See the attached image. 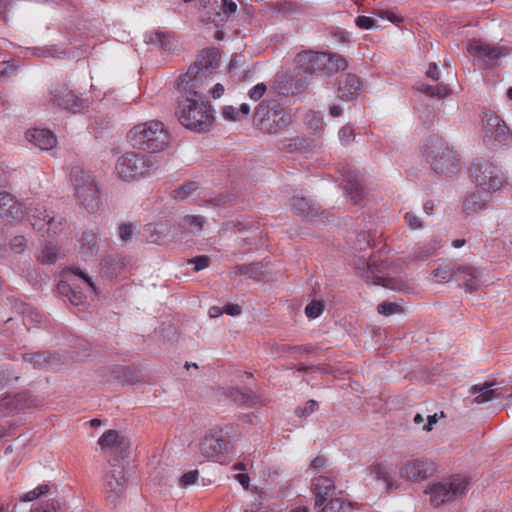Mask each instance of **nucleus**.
<instances>
[{
	"label": "nucleus",
	"instance_id": "nucleus-1",
	"mask_svg": "<svg viewBox=\"0 0 512 512\" xmlns=\"http://www.w3.org/2000/svg\"><path fill=\"white\" fill-rule=\"evenodd\" d=\"M207 69L194 65L180 78L176 115L183 127L193 132H208L214 123L211 104L205 99Z\"/></svg>",
	"mask_w": 512,
	"mask_h": 512
},
{
	"label": "nucleus",
	"instance_id": "nucleus-2",
	"mask_svg": "<svg viewBox=\"0 0 512 512\" xmlns=\"http://www.w3.org/2000/svg\"><path fill=\"white\" fill-rule=\"evenodd\" d=\"M130 144L139 150L156 153L168 147L170 135L164 124L151 120L135 125L127 135Z\"/></svg>",
	"mask_w": 512,
	"mask_h": 512
},
{
	"label": "nucleus",
	"instance_id": "nucleus-3",
	"mask_svg": "<svg viewBox=\"0 0 512 512\" xmlns=\"http://www.w3.org/2000/svg\"><path fill=\"white\" fill-rule=\"evenodd\" d=\"M253 119L262 133L276 135L292 124L293 115L277 100H264L256 107Z\"/></svg>",
	"mask_w": 512,
	"mask_h": 512
},
{
	"label": "nucleus",
	"instance_id": "nucleus-4",
	"mask_svg": "<svg viewBox=\"0 0 512 512\" xmlns=\"http://www.w3.org/2000/svg\"><path fill=\"white\" fill-rule=\"evenodd\" d=\"M424 155L433 171L450 176L458 172L460 159L457 153L443 138L432 135L424 145Z\"/></svg>",
	"mask_w": 512,
	"mask_h": 512
},
{
	"label": "nucleus",
	"instance_id": "nucleus-5",
	"mask_svg": "<svg viewBox=\"0 0 512 512\" xmlns=\"http://www.w3.org/2000/svg\"><path fill=\"white\" fill-rule=\"evenodd\" d=\"M200 452L204 458L225 463L234 453V444L229 432L223 428L211 429L200 442Z\"/></svg>",
	"mask_w": 512,
	"mask_h": 512
},
{
	"label": "nucleus",
	"instance_id": "nucleus-6",
	"mask_svg": "<svg viewBox=\"0 0 512 512\" xmlns=\"http://www.w3.org/2000/svg\"><path fill=\"white\" fill-rule=\"evenodd\" d=\"M154 165L155 162L150 156L126 152L117 159L115 172L123 181H137L148 176Z\"/></svg>",
	"mask_w": 512,
	"mask_h": 512
},
{
	"label": "nucleus",
	"instance_id": "nucleus-7",
	"mask_svg": "<svg viewBox=\"0 0 512 512\" xmlns=\"http://www.w3.org/2000/svg\"><path fill=\"white\" fill-rule=\"evenodd\" d=\"M468 488V480L465 477L456 476L430 484L425 493L429 495V501L433 507H440L462 498L466 495Z\"/></svg>",
	"mask_w": 512,
	"mask_h": 512
},
{
	"label": "nucleus",
	"instance_id": "nucleus-8",
	"mask_svg": "<svg viewBox=\"0 0 512 512\" xmlns=\"http://www.w3.org/2000/svg\"><path fill=\"white\" fill-rule=\"evenodd\" d=\"M71 181L80 203L88 212H95L99 207L100 198L94 177L82 168L74 167L71 170Z\"/></svg>",
	"mask_w": 512,
	"mask_h": 512
},
{
	"label": "nucleus",
	"instance_id": "nucleus-9",
	"mask_svg": "<svg viewBox=\"0 0 512 512\" xmlns=\"http://www.w3.org/2000/svg\"><path fill=\"white\" fill-rule=\"evenodd\" d=\"M469 176L476 186L489 194L500 190L505 182L499 168L484 159H478L472 164Z\"/></svg>",
	"mask_w": 512,
	"mask_h": 512
},
{
	"label": "nucleus",
	"instance_id": "nucleus-10",
	"mask_svg": "<svg viewBox=\"0 0 512 512\" xmlns=\"http://www.w3.org/2000/svg\"><path fill=\"white\" fill-rule=\"evenodd\" d=\"M483 141L487 147L494 148L500 144L510 143L512 136L505 122L493 111H486L482 116Z\"/></svg>",
	"mask_w": 512,
	"mask_h": 512
},
{
	"label": "nucleus",
	"instance_id": "nucleus-11",
	"mask_svg": "<svg viewBox=\"0 0 512 512\" xmlns=\"http://www.w3.org/2000/svg\"><path fill=\"white\" fill-rule=\"evenodd\" d=\"M28 219L35 230L44 236L57 235L65 228V219L61 216H54L47 212L44 206L38 204L29 209Z\"/></svg>",
	"mask_w": 512,
	"mask_h": 512
},
{
	"label": "nucleus",
	"instance_id": "nucleus-12",
	"mask_svg": "<svg viewBox=\"0 0 512 512\" xmlns=\"http://www.w3.org/2000/svg\"><path fill=\"white\" fill-rule=\"evenodd\" d=\"M468 53L485 67H493L501 58L509 55V49L501 45H492L480 39H473L467 46Z\"/></svg>",
	"mask_w": 512,
	"mask_h": 512
},
{
	"label": "nucleus",
	"instance_id": "nucleus-13",
	"mask_svg": "<svg viewBox=\"0 0 512 512\" xmlns=\"http://www.w3.org/2000/svg\"><path fill=\"white\" fill-rule=\"evenodd\" d=\"M43 400L29 392L7 394L0 400V414L11 416L26 409L42 406Z\"/></svg>",
	"mask_w": 512,
	"mask_h": 512
},
{
	"label": "nucleus",
	"instance_id": "nucleus-14",
	"mask_svg": "<svg viewBox=\"0 0 512 512\" xmlns=\"http://www.w3.org/2000/svg\"><path fill=\"white\" fill-rule=\"evenodd\" d=\"M437 466L428 458H409L400 467V475L410 482H421L434 475Z\"/></svg>",
	"mask_w": 512,
	"mask_h": 512
},
{
	"label": "nucleus",
	"instance_id": "nucleus-15",
	"mask_svg": "<svg viewBox=\"0 0 512 512\" xmlns=\"http://www.w3.org/2000/svg\"><path fill=\"white\" fill-rule=\"evenodd\" d=\"M49 94L50 102L63 110L79 113L84 109V101L64 84H56Z\"/></svg>",
	"mask_w": 512,
	"mask_h": 512
},
{
	"label": "nucleus",
	"instance_id": "nucleus-16",
	"mask_svg": "<svg viewBox=\"0 0 512 512\" xmlns=\"http://www.w3.org/2000/svg\"><path fill=\"white\" fill-rule=\"evenodd\" d=\"M125 486L126 478L124 467L120 464L112 465L110 469L106 471L103 480V489L107 500L114 502L123 494Z\"/></svg>",
	"mask_w": 512,
	"mask_h": 512
},
{
	"label": "nucleus",
	"instance_id": "nucleus-17",
	"mask_svg": "<svg viewBox=\"0 0 512 512\" xmlns=\"http://www.w3.org/2000/svg\"><path fill=\"white\" fill-rule=\"evenodd\" d=\"M326 60L325 52L303 51L295 57V65L299 75L302 72L312 74L323 71Z\"/></svg>",
	"mask_w": 512,
	"mask_h": 512
},
{
	"label": "nucleus",
	"instance_id": "nucleus-18",
	"mask_svg": "<svg viewBox=\"0 0 512 512\" xmlns=\"http://www.w3.org/2000/svg\"><path fill=\"white\" fill-rule=\"evenodd\" d=\"M24 216L23 205L14 195L7 191H0V217L4 219L19 220Z\"/></svg>",
	"mask_w": 512,
	"mask_h": 512
},
{
	"label": "nucleus",
	"instance_id": "nucleus-19",
	"mask_svg": "<svg viewBox=\"0 0 512 512\" xmlns=\"http://www.w3.org/2000/svg\"><path fill=\"white\" fill-rule=\"evenodd\" d=\"M307 87L306 77L299 75L297 73L296 76L285 75L282 76L276 82V88L278 92L284 96H294Z\"/></svg>",
	"mask_w": 512,
	"mask_h": 512
},
{
	"label": "nucleus",
	"instance_id": "nucleus-20",
	"mask_svg": "<svg viewBox=\"0 0 512 512\" xmlns=\"http://www.w3.org/2000/svg\"><path fill=\"white\" fill-rule=\"evenodd\" d=\"M103 451L122 453L129 448V441L116 430L106 431L98 440Z\"/></svg>",
	"mask_w": 512,
	"mask_h": 512
},
{
	"label": "nucleus",
	"instance_id": "nucleus-21",
	"mask_svg": "<svg viewBox=\"0 0 512 512\" xmlns=\"http://www.w3.org/2000/svg\"><path fill=\"white\" fill-rule=\"evenodd\" d=\"M311 489L315 495L314 509H317L322 506L328 496L334 492V480L327 476H319L313 480Z\"/></svg>",
	"mask_w": 512,
	"mask_h": 512
},
{
	"label": "nucleus",
	"instance_id": "nucleus-22",
	"mask_svg": "<svg viewBox=\"0 0 512 512\" xmlns=\"http://www.w3.org/2000/svg\"><path fill=\"white\" fill-rule=\"evenodd\" d=\"M457 280L470 293L477 291L482 283L480 271L468 265L457 266Z\"/></svg>",
	"mask_w": 512,
	"mask_h": 512
},
{
	"label": "nucleus",
	"instance_id": "nucleus-23",
	"mask_svg": "<svg viewBox=\"0 0 512 512\" xmlns=\"http://www.w3.org/2000/svg\"><path fill=\"white\" fill-rule=\"evenodd\" d=\"M343 182L344 189L347 194L350 195L352 202L358 204L364 195V189L359 174L351 169H346L343 172Z\"/></svg>",
	"mask_w": 512,
	"mask_h": 512
},
{
	"label": "nucleus",
	"instance_id": "nucleus-24",
	"mask_svg": "<svg viewBox=\"0 0 512 512\" xmlns=\"http://www.w3.org/2000/svg\"><path fill=\"white\" fill-rule=\"evenodd\" d=\"M26 138L41 150H51L57 144L55 134L48 129L34 128L29 130L26 133Z\"/></svg>",
	"mask_w": 512,
	"mask_h": 512
},
{
	"label": "nucleus",
	"instance_id": "nucleus-25",
	"mask_svg": "<svg viewBox=\"0 0 512 512\" xmlns=\"http://www.w3.org/2000/svg\"><path fill=\"white\" fill-rule=\"evenodd\" d=\"M362 83L355 74H344L339 79L338 96L342 99H354L360 92Z\"/></svg>",
	"mask_w": 512,
	"mask_h": 512
},
{
	"label": "nucleus",
	"instance_id": "nucleus-26",
	"mask_svg": "<svg viewBox=\"0 0 512 512\" xmlns=\"http://www.w3.org/2000/svg\"><path fill=\"white\" fill-rule=\"evenodd\" d=\"M291 207L296 215L305 219H313L319 212V207L306 197L293 196Z\"/></svg>",
	"mask_w": 512,
	"mask_h": 512
},
{
	"label": "nucleus",
	"instance_id": "nucleus-27",
	"mask_svg": "<svg viewBox=\"0 0 512 512\" xmlns=\"http://www.w3.org/2000/svg\"><path fill=\"white\" fill-rule=\"evenodd\" d=\"M357 269L363 271L362 276L366 279L367 282H371L376 285H382L385 287H390L395 289V287L390 286L391 280L384 278L383 276L375 274L376 270L379 271L374 263L370 261H366L365 259L359 260L355 263Z\"/></svg>",
	"mask_w": 512,
	"mask_h": 512
},
{
	"label": "nucleus",
	"instance_id": "nucleus-28",
	"mask_svg": "<svg viewBox=\"0 0 512 512\" xmlns=\"http://www.w3.org/2000/svg\"><path fill=\"white\" fill-rule=\"evenodd\" d=\"M493 383L476 384L470 388V394L474 395V402L482 404L494 398L500 397L497 389H492Z\"/></svg>",
	"mask_w": 512,
	"mask_h": 512
},
{
	"label": "nucleus",
	"instance_id": "nucleus-29",
	"mask_svg": "<svg viewBox=\"0 0 512 512\" xmlns=\"http://www.w3.org/2000/svg\"><path fill=\"white\" fill-rule=\"evenodd\" d=\"M489 193L475 192L470 194L464 201L463 209L467 214H473L484 209L490 199Z\"/></svg>",
	"mask_w": 512,
	"mask_h": 512
},
{
	"label": "nucleus",
	"instance_id": "nucleus-30",
	"mask_svg": "<svg viewBox=\"0 0 512 512\" xmlns=\"http://www.w3.org/2000/svg\"><path fill=\"white\" fill-rule=\"evenodd\" d=\"M81 255L83 258L92 256L97 251V235L93 231H85L80 238Z\"/></svg>",
	"mask_w": 512,
	"mask_h": 512
},
{
	"label": "nucleus",
	"instance_id": "nucleus-31",
	"mask_svg": "<svg viewBox=\"0 0 512 512\" xmlns=\"http://www.w3.org/2000/svg\"><path fill=\"white\" fill-rule=\"evenodd\" d=\"M351 505L349 502L343 500L342 498H331L324 502V504L317 509L316 512H351Z\"/></svg>",
	"mask_w": 512,
	"mask_h": 512
},
{
	"label": "nucleus",
	"instance_id": "nucleus-32",
	"mask_svg": "<svg viewBox=\"0 0 512 512\" xmlns=\"http://www.w3.org/2000/svg\"><path fill=\"white\" fill-rule=\"evenodd\" d=\"M262 267L259 263L237 265L235 267V274L260 281L263 279Z\"/></svg>",
	"mask_w": 512,
	"mask_h": 512
},
{
	"label": "nucleus",
	"instance_id": "nucleus-33",
	"mask_svg": "<svg viewBox=\"0 0 512 512\" xmlns=\"http://www.w3.org/2000/svg\"><path fill=\"white\" fill-rule=\"evenodd\" d=\"M436 283L448 282L452 277L457 279V267L452 264H442L432 272Z\"/></svg>",
	"mask_w": 512,
	"mask_h": 512
},
{
	"label": "nucleus",
	"instance_id": "nucleus-34",
	"mask_svg": "<svg viewBox=\"0 0 512 512\" xmlns=\"http://www.w3.org/2000/svg\"><path fill=\"white\" fill-rule=\"evenodd\" d=\"M326 61L324 70L327 73H334L340 70H345L348 66L347 60L339 54L325 53Z\"/></svg>",
	"mask_w": 512,
	"mask_h": 512
},
{
	"label": "nucleus",
	"instance_id": "nucleus-35",
	"mask_svg": "<svg viewBox=\"0 0 512 512\" xmlns=\"http://www.w3.org/2000/svg\"><path fill=\"white\" fill-rule=\"evenodd\" d=\"M23 358L26 362L31 363L34 368H45L47 366H51L52 359H54L50 353L45 352L26 354Z\"/></svg>",
	"mask_w": 512,
	"mask_h": 512
},
{
	"label": "nucleus",
	"instance_id": "nucleus-36",
	"mask_svg": "<svg viewBox=\"0 0 512 512\" xmlns=\"http://www.w3.org/2000/svg\"><path fill=\"white\" fill-rule=\"evenodd\" d=\"M19 63L14 59L0 61V80L7 81L19 73Z\"/></svg>",
	"mask_w": 512,
	"mask_h": 512
},
{
	"label": "nucleus",
	"instance_id": "nucleus-37",
	"mask_svg": "<svg viewBox=\"0 0 512 512\" xmlns=\"http://www.w3.org/2000/svg\"><path fill=\"white\" fill-rule=\"evenodd\" d=\"M276 147L281 151L293 153L304 147V140L298 137L283 138L276 142Z\"/></svg>",
	"mask_w": 512,
	"mask_h": 512
},
{
	"label": "nucleus",
	"instance_id": "nucleus-38",
	"mask_svg": "<svg viewBox=\"0 0 512 512\" xmlns=\"http://www.w3.org/2000/svg\"><path fill=\"white\" fill-rule=\"evenodd\" d=\"M203 224V217L196 215H187L183 218L181 227L184 229V232L197 233L202 230Z\"/></svg>",
	"mask_w": 512,
	"mask_h": 512
},
{
	"label": "nucleus",
	"instance_id": "nucleus-39",
	"mask_svg": "<svg viewBox=\"0 0 512 512\" xmlns=\"http://www.w3.org/2000/svg\"><path fill=\"white\" fill-rule=\"evenodd\" d=\"M58 290L62 294H66V296L69 298L70 302L73 305H80L83 303L85 296L80 291L73 290L70 285L67 283V281H61L58 284Z\"/></svg>",
	"mask_w": 512,
	"mask_h": 512
},
{
	"label": "nucleus",
	"instance_id": "nucleus-40",
	"mask_svg": "<svg viewBox=\"0 0 512 512\" xmlns=\"http://www.w3.org/2000/svg\"><path fill=\"white\" fill-rule=\"evenodd\" d=\"M237 7L236 2L233 0H221V5L215 16L220 18L221 21H229L235 15Z\"/></svg>",
	"mask_w": 512,
	"mask_h": 512
},
{
	"label": "nucleus",
	"instance_id": "nucleus-41",
	"mask_svg": "<svg viewBox=\"0 0 512 512\" xmlns=\"http://www.w3.org/2000/svg\"><path fill=\"white\" fill-rule=\"evenodd\" d=\"M441 247V242L434 239L423 247H418L413 254L415 260H425L433 255Z\"/></svg>",
	"mask_w": 512,
	"mask_h": 512
},
{
	"label": "nucleus",
	"instance_id": "nucleus-42",
	"mask_svg": "<svg viewBox=\"0 0 512 512\" xmlns=\"http://www.w3.org/2000/svg\"><path fill=\"white\" fill-rule=\"evenodd\" d=\"M369 472L377 480L383 481L387 486L392 484V477L386 465L383 463H375L369 467Z\"/></svg>",
	"mask_w": 512,
	"mask_h": 512
},
{
	"label": "nucleus",
	"instance_id": "nucleus-43",
	"mask_svg": "<svg viewBox=\"0 0 512 512\" xmlns=\"http://www.w3.org/2000/svg\"><path fill=\"white\" fill-rule=\"evenodd\" d=\"M60 250L57 246L49 244L46 245L41 254L39 260L42 263L52 264L55 263L59 258Z\"/></svg>",
	"mask_w": 512,
	"mask_h": 512
},
{
	"label": "nucleus",
	"instance_id": "nucleus-44",
	"mask_svg": "<svg viewBox=\"0 0 512 512\" xmlns=\"http://www.w3.org/2000/svg\"><path fill=\"white\" fill-rule=\"evenodd\" d=\"M197 189H198V184L196 182L186 183L173 191V198L185 199L186 197H188L191 194V192H193Z\"/></svg>",
	"mask_w": 512,
	"mask_h": 512
},
{
	"label": "nucleus",
	"instance_id": "nucleus-45",
	"mask_svg": "<svg viewBox=\"0 0 512 512\" xmlns=\"http://www.w3.org/2000/svg\"><path fill=\"white\" fill-rule=\"evenodd\" d=\"M49 492V486L48 485H39L38 487H36L35 489L25 493L22 497H21V501L23 502H30V501H33L37 498H39L40 496L46 494Z\"/></svg>",
	"mask_w": 512,
	"mask_h": 512
},
{
	"label": "nucleus",
	"instance_id": "nucleus-46",
	"mask_svg": "<svg viewBox=\"0 0 512 512\" xmlns=\"http://www.w3.org/2000/svg\"><path fill=\"white\" fill-rule=\"evenodd\" d=\"M198 479H199V471L191 470V471L184 473L181 476V478L179 480V484L181 487L186 488L188 486L196 484Z\"/></svg>",
	"mask_w": 512,
	"mask_h": 512
},
{
	"label": "nucleus",
	"instance_id": "nucleus-47",
	"mask_svg": "<svg viewBox=\"0 0 512 512\" xmlns=\"http://www.w3.org/2000/svg\"><path fill=\"white\" fill-rule=\"evenodd\" d=\"M401 307L392 302H382L378 305L377 311L379 314L389 316L401 311Z\"/></svg>",
	"mask_w": 512,
	"mask_h": 512
},
{
	"label": "nucleus",
	"instance_id": "nucleus-48",
	"mask_svg": "<svg viewBox=\"0 0 512 512\" xmlns=\"http://www.w3.org/2000/svg\"><path fill=\"white\" fill-rule=\"evenodd\" d=\"M35 55L39 57H56V58H63L66 55L65 51H58L55 48H36L35 49Z\"/></svg>",
	"mask_w": 512,
	"mask_h": 512
},
{
	"label": "nucleus",
	"instance_id": "nucleus-49",
	"mask_svg": "<svg viewBox=\"0 0 512 512\" xmlns=\"http://www.w3.org/2000/svg\"><path fill=\"white\" fill-rule=\"evenodd\" d=\"M354 130L351 126H343L339 131V139L343 145H348L354 140Z\"/></svg>",
	"mask_w": 512,
	"mask_h": 512
},
{
	"label": "nucleus",
	"instance_id": "nucleus-50",
	"mask_svg": "<svg viewBox=\"0 0 512 512\" xmlns=\"http://www.w3.org/2000/svg\"><path fill=\"white\" fill-rule=\"evenodd\" d=\"M323 311V306L320 302L312 301L305 308V313L308 318H317Z\"/></svg>",
	"mask_w": 512,
	"mask_h": 512
},
{
	"label": "nucleus",
	"instance_id": "nucleus-51",
	"mask_svg": "<svg viewBox=\"0 0 512 512\" xmlns=\"http://www.w3.org/2000/svg\"><path fill=\"white\" fill-rule=\"evenodd\" d=\"M266 90H267L266 85L264 83H259L249 90L248 95L252 100L258 101L259 99H261L263 97Z\"/></svg>",
	"mask_w": 512,
	"mask_h": 512
},
{
	"label": "nucleus",
	"instance_id": "nucleus-52",
	"mask_svg": "<svg viewBox=\"0 0 512 512\" xmlns=\"http://www.w3.org/2000/svg\"><path fill=\"white\" fill-rule=\"evenodd\" d=\"M404 220L408 227L412 230H416L422 227V223L419 217L412 212L405 213Z\"/></svg>",
	"mask_w": 512,
	"mask_h": 512
},
{
	"label": "nucleus",
	"instance_id": "nucleus-53",
	"mask_svg": "<svg viewBox=\"0 0 512 512\" xmlns=\"http://www.w3.org/2000/svg\"><path fill=\"white\" fill-rule=\"evenodd\" d=\"M26 239L24 236L22 235H19V236H15L11 242H10V248L11 250H13L14 252L16 253H20L22 251H24L25 247H26Z\"/></svg>",
	"mask_w": 512,
	"mask_h": 512
},
{
	"label": "nucleus",
	"instance_id": "nucleus-54",
	"mask_svg": "<svg viewBox=\"0 0 512 512\" xmlns=\"http://www.w3.org/2000/svg\"><path fill=\"white\" fill-rule=\"evenodd\" d=\"M318 409V404L315 400H309L303 408L297 409L296 413L299 416H308Z\"/></svg>",
	"mask_w": 512,
	"mask_h": 512
},
{
	"label": "nucleus",
	"instance_id": "nucleus-55",
	"mask_svg": "<svg viewBox=\"0 0 512 512\" xmlns=\"http://www.w3.org/2000/svg\"><path fill=\"white\" fill-rule=\"evenodd\" d=\"M355 22L360 29L365 30L371 29L375 25V20L368 16H358Z\"/></svg>",
	"mask_w": 512,
	"mask_h": 512
},
{
	"label": "nucleus",
	"instance_id": "nucleus-56",
	"mask_svg": "<svg viewBox=\"0 0 512 512\" xmlns=\"http://www.w3.org/2000/svg\"><path fill=\"white\" fill-rule=\"evenodd\" d=\"M119 236L120 238L127 242L132 239L133 236V228L130 224L123 223L119 227Z\"/></svg>",
	"mask_w": 512,
	"mask_h": 512
},
{
	"label": "nucleus",
	"instance_id": "nucleus-57",
	"mask_svg": "<svg viewBox=\"0 0 512 512\" xmlns=\"http://www.w3.org/2000/svg\"><path fill=\"white\" fill-rule=\"evenodd\" d=\"M378 16H380L383 19H387L392 23L398 24L403 21V18L399 15H397L395 12L390 10H381L378 12Z\"/></svg>",
	"mask_w": 512,
	"mask_h": 512
},
{
	"label": "nucleus",
	"instance_id": "nucleus-58",
	"mask_svg": "<svg viewBox=\"0 0 512 512\" xmlns=\"http://www.w3.org/2000/svg\"><path fill=\"white\" fill-rule=\"evenodd\" d=\"M222 115L226 120L238 121L240 120L237 109L233 106H225L222 110Z\"/></svg>",
	"mask_w": 512,
	"mask_h": 512
},
{
	"label": "nucleus",
	"instance_id": "nucleus-59",
	"mask_svg": "<svg viewBox=\"0 0 512 512\" xmlns=\"http://www.w3.org/2000/svg\"><path fill=\"white\" fill-rule=\"evenodd\" d=\"M191 262L194 264V270L200 271L209 266L210 260L207 256H198L191 260Z\"/></svg>",
	"mask_w": 512,
	"mask_h": 512
},
{
	"label": "nucleus",
	"instance_id": "nucleus-60",
	"mask_svg": "<svg viewBox=\"0 0 512 512\" xmlns=\"http://www.w3.org/2000/svg\"><path fill=\"white\" fill-rule=\"evenodd\" d=\"M19 376H11L8 370H0V388L9 384L12 380L17 381Z\"/></svg>",
	"mask_w": 512,
	"mask_h": 512
},
{
	"label": "nucleus",
	"instance_id": "nucleus-61",
	"mask_svg": "<svg viewBox=\"0 0 512 512\" xmlns=\"http://www.w3.org/2000/svg\"><path fill=\"white\" fill-rule=\"evenodd\" d=\"M426 76L433 81L440 79V71L436 63H431L426 71Z\"/></svg>",
	"mask_w": 512,
	"mask_h": 512
},
{
	"label": "nucleus",
	"instance_id": "nucleus-62",
	"mask_svg": "<svg viewBox=\"0 0 512 512\" xmlns=\"http://www.w3.org/2000/svg\"><path fill=\"white\" fill-rule=\"evenodd\" d=\"M223 313L238 316L241 313V307L238 304H227L223 307Z\"/></svg>",
	"mask_w": 512,
	"mask_h": 512
},
{
	"label": "nucleus",
	"instance_id": "nucleus-63",
	"mask_svg": "<svg viewBox=\"0 0 512 512\" xmlns=\"http://www.w3.org/2000/svg\"><path fill=\"white\" fill-rule=\"evenodd\" d=\"M451 90L448 88L447 85L438 84L435 85V92L434 96L438 98H444L450 94Z\"/></svg>",
	"mask_w": 512,
	"mask_h": 512
},
{
	"label": "nucleus",
	"instance_id": "nucleus-64",
	"mask_svg": "<svg viewBox=\"0 0 512 512\" xmlns=\"http://www.w3.org/2000/svg\"><path fill=\"white\" fill-rule=\"evenodd\" d=\"M59 505L55 502L46 503L39 508V512H58Z\"/></svg>",
	"mask_w": 512,
	"mask_h": 512
}]
</instances>
